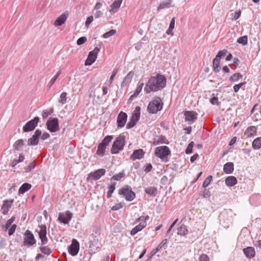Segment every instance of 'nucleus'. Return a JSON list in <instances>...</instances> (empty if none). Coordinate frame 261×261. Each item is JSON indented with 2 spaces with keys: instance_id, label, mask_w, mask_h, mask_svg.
Instances as JSON below:
<instances>
[{
  "instance_id": "56",
  "label": "nucleus",
  "mask_w": 261,
  "mask_h": 261,
  "mask_svg": "<svg viewBox=\"0 0 261 261\" xmlns=\"http://www.w3.org/2000/svg\"><path fill=\"white\" fill-rule=\"evenodd\" d=\"M87 41V38L86 37H81L77 40V44L79 45L85 43Z\"/></svg>"
},
{
  "instance_id": "1",
  "label": "nucleus",
  "mask_w": 261,
  "mask_h": 261,
  "mask_svg": "<svg viewBox=\"0 0 261 261\" xmlns=\"http://www.w3.org/2000/svg\"><path fill=\"white\" fill-rule=\"evenodd\" d=\"M166 85V78L163 75L158 73L155 76H151L146 83L144 91L146 93L156 92L162 90Z\"/></svg>"
},
{
  "instance_id": "13",
  "label": "nucleus",
  "mask_w": 261,
  "mask_h": 261,
  "mask_svg": "<svg viewBox=\"0 0 261 261\" xmlns=\"http://www.w3.org/2000/svg\"><path fill=\"white\" fill-rule=\"evenodd\" d=\"M72 217V213L67 211L65 213H60L59 214L58 220L61 223L68 224Z\"/></svg>"
},
{
  "instance_id": "39",
  "label": "nucleus",
  "mask_w": 261,
  "mask_h": 261,
  "mask_svg": "<svg viewBox=\"0 0 261 261\" xmlns=\"http://www.w3.org/2000/svg\"><path fill=\"white\" fill-rule=\"evenodd\" d=\"M116 183H113L108 187V191L107 192V198H110L112 197V193L115 189Z\"/></svg>"
},
{
  "instance_id": "18",
  "label": "nucleus",
  "mask_w": 261,
  "mask_h": 261,
  "mask_svg": "<svg viewBox=\"0 0 261 261\" xmlns=\"http://www.w3.org/2000/svg\"><path fill=\"white\" fill-rule=\"evenodd\" d=\"M123 0H115L110 6V12L111 14L116 12L120 8Z\"/></svg>"
},
{
  "instance_id": "53",
  "label": "nucleus",
  "mask_w": 261,
  "mask_h": 261,
  "mask_svg": "<svg viewBox=\"0 0 261 261\" xmlns=\"http://www.w3.org/2000/svg\"><path fill=\"white\" fill-rule=\"evenodd\" d=\"M137 122V121H136L135 120L130 119L129 121L126 124V128L130 129L133 127L136 124Z\"/></svg>"
},
{
  "instance_id": "30",
  "label": "nucleus",
  "mask_w": 261,
  "mask_h": 261,
  "mask_svg": "<svg viewBox=\"0 0 261 261\" xmlns=\"http://www.w3.org/2000/svg\"><path fill=\"white\" fill-rule=\"evenodd\" d=\"M32 187V186L31 184L29 183H24L22 185V186L20 187L18 193L19 194H23L25 192L29 190Z\"/></svg>"
},
{
  "instance_id": "42",
  "label": "nucleus",
  "mask_w": 261,
  "mask_h": 261,
  "mask_svg": "<svg viewBox=\"0 0 261 261\" xmlns=\"http://www.w3.org/2000/svg\"><path fill=\"white\" fill-rule=\"evenodd\" d=\"M237 42L243 45H246L248 43V37L244 36L239 38L237 40Z\"/></svg>"
},
{
  "instance_id": "48",
  "label": "nucleus",
  "mask_w": 261,
  "mask_h": 261,
  "mask_svg": "<svg viewBox=\"0 0 261 261\" xmlns=\"http://www.w3.org/2000/svg\"><path fill=\"white\" fill-rule=\"evenodd\" d=\"M116 33V31L115 30H111L110 31L106 32L103 35V37L104 38H108L114 35Z\"/></svg>"
},
{
  "instance_id": "7",
  "label": "nucleus",
  "mask_w": 261,
  "mask_h": 261,
  "mask_svg": "<svg viewBox=\"0 0 261 261\" xmlns=\"http://www.w3.org/2000/svg\"><path fill=\"white\" fill-rule=\"evenodd\" d=\"M36 243V240L33 233L29 230H26L23 236V245L32 246Z\"/></svg>"
},
{
  "instance_id": "15",
  "label": "nucleus",
  "mask_w": 261,
  "mask_h": 261,
  "mask_svg": "<svg viewBox=\"0 0 261 261\" xmlns=\"http://www.w3.org/2000/svg\"><path fill=\"white\" fill-rule=\"evenodd\" d=\"M186 121L194 122L197 118V113L194 111H186L184 113Z\"/></svg>"
},
{
  "instance_id": "19",
  "label": "nucleus",
  "mask_w": 261,
  "mask_h": 261,
  "mask_svg": "<svg viewBox=\"0 0 261 261\" xmlns=\"http://www.w3.org/2000/svg\"><path fill=\"white\" fill-rule=\"evenodd\" d=\"M13 202V200H6L4 201L3 204L2 206V209L3 210V214L4 215H6L8 213L9 211L10 208L11 207V205Z\"/></svg>"
},
{
  "instance_id": "36",
  "label": "nucleus",
  "mask_w": 261,
  "mask_h": 261,
  "mask_svg": "<svg viewBox=\"0 0 261 261\" xmlns=\"http://www.w3.org/2000/svg\"><path fill=\"white\" fill-rule=\"evenodd\" d=\"M162 143H164V144L168 143L167 142L166 138L163 136H161L160 137H159L158 139H155V140L153 141V145H157L158 144H162Z\"/></svg>"
},
{
  "instance_id": "46",
  "label": "nucleus",
  "mask_w": 261,
  "mask_h": 261,
  "mask_svg": "<svg viewBox=\"0 0 261 261\" xmlns=\"http://www.w3.org/2000/svg\"><path fill=\"white\" fill-rule=\"evenodd\" d=\"M117 72H118V69L115 68L112 72V75H111L109 80L108 81V85L109 86L112 83L113 79H114V77L116 76V75L117 74Z\"/></svg>"
},
{
  "instance_id": "25",
  "label": "nucleus",
  "mask_w": 261,
  "mask_h": 261,
  "mask_svg": "<svg viewBox=\"0 0 261 261\" xmlns=\"http://www.w3.org/2000/svg\"><path fill=\"white\" fill-rule=\"evenodd\" d=\"M257 127L255 126H251L245 130V134L247 137L254 136L256 134Z\"/></svg>"
},
{
  "instance_id": "61",
  "label": "nucleus",
  "mask_w": 261,
  "mask_h": 261,
  "mask_svg": "<svg viewBox=\"0 0 261 261\" xmlns=\"http://www.w3.org/2000/svg\"><path fill=\"white\" fill-rule=\"evenodd\" d=\"M152 166L151 164H148L145 167L144 171L146 173H148L151 171V170H152Z\"/></svg>"
},
{
  "instance_id": "47",
  "label": "nucleus",
  "mask_w": 261,
  "mask_h": 261,
  "mask_svg": "<svg viewBox=\"0 0 261 261\" xmlns=\"http://www.w3.org/2000/svg\"><path fill=\"white\" fill-rule=\"evenodd\" d=\"M66 96H67V93L66 92H62L60 96V99L59 100V102H60L62 104L65 103L67 101Z\"/></svg>"
},
{
  "instance_id": "14",
  "label": "nucleus",
  "mask_w": 261,
  "mask_h": 261,
  "mask_svg": "<svg viewBox=\"0 0 261 261\" xmlns=\"http://www.w3.org/2000/svg\"><path fill=\"white\" fill-rule=\"evenodd\" d=\"M127 118V115L126 113L122 111L120 112L117 116V123L118 127H123L124 126Z\"/></svg>"
},
{
  "instance_id": "52",
  "label": "nucleus",
  "mask_w": 261,
  "mask_h": 261,
  "mask_svg": "<svg viewBox=\"0 0 261 261\" xmlns=\"http://www.w3.org/2000/svg\"><path fill=\"white\" fill-rule=\"evenodd\" d=\"M194 146V142L192 141L191 142L189 145H188L186 149V154H190L192 152V148Z\"/></svg>"
},
{
  "instance_id": "34",
  "label": "nucleus",
  "mask_w": 261,
  "mask_h": 261,
  "mask_svg": "<svg viewBox=\"0 0 261 261\" xmlns=\"http://www.w3.org/2000/svg\"><path fill=\"white\" fill-rule=\"evenodd\" d=\"M188 233L187 226L184 224H181L177 228V233L180 236H185Z\"/></svg>"
},
{
  "instance_id": "64",
  "label": "nucleus",
  "mask_w": 261,
  "mask_h": 261,
  "mask_svg": "<svg viewBox=\"0 0 261 261\" xmlns=\"http://www.w3.org/2000/svg\"><path fill=\"white\" fill-rule=\"evenodd\" d=\"M241 14V12L240 10L235 12L234 16H233V19L234 20L238 19L240 17Z\"/></svg>"
},
{
  "instance_id": "27",
  "label": "nucleus",
  "mask_w": 261,
  "mask_h": 261,
  "mask_svg": "<svg viewBox=\"0 0 261 261\" xmlns=\"http://www.w3.org/2000/svg\"><path fill=\"white\" fill-rule=\"evenodd\" d=\"M145 192L151 196H155L158 192V189L155 187H147L145 188Z\"/></svg>"
},
{
  "instance_id": "58",
  "label": "nucleus",
  "mask_w": 261,
  "mask_h": 261,
  "mask_svg": "<svg viewBox=\"0 0 261 261\" xmlns=\"http://www.w3.org/2000/svg\"><path fill=\"white\" fill-rule=\"evenodd\" d=\"M210 102L213 105H217L218 106L220 105V102L218 101V98L216 97H213L212 98L210 99Z\"/></svg>"
},
{
  "instance_id": "5",
  "label": "nucleus",
  "mask_w": 261,
  "mask_h": 261,
  "mask_svg": "<svg viewBox=\"0 0 261 261\" xmlns=\"http://www.w3.org/2000/svg\"><path fill=\"white\" fill-rule=\"evenodd\" d=\"M163 103L160 97H156L155 99L149 102L147 110L150 113L155 114L161 111L163 108Z\"/></svg>"
},
{
  "instance_id": "4",
  "label": "nucleus",
  "mask_w": 261,
  "mask_h": 261,
  "mask_svg": "<svg viewBox=\"0 0 261 261\" xmlns=\"http://www.w3.org/2000/svg\"><path fill=\"white\" fill-rule=\"evenodd\" d=\"M170 153L171 151L167 146L158 147L155 148L154 151L155 155L165 162H168V156Z\"/></svg>"
},
{
  "instance_id": "31",
  "label": "nucleus",
  "mask_w": 261,
  "mask_h": 261,
  "mask_svg": "<svg viewBox=\"0 0 261 261\" xmlns=\"http://www.w3.org/2000/svg\"><path fill=\"white\" fill-rule=\"evenodd\" d=\"M144 86V83H140L137 87L134 93L130 97L129 100L133 99L134 98L138 96V95L140 93L141 91L142 90V88Z\"/></svg>"
},
{
  "instance_id": "8",
  "label": "nucleus",
  "mask_w": 261,
  "mask_h": 261,
  "mask_svg": "<svg viewBox=\"0 0 261 261\" xmlns=\"http://www.w3.org/2000/svg\"><path fill=\"white\" fill-rule=\"evenodd\" d=\"M48 130L51 133H55L59 130V121L57 118L50 117L46 122Z\"/></svg>"
},
{
  "instance_id": "23",
  "label": "nucleus",
  "mask_w": 261,
  "mask_h": 261,
  "mask_svg": "<svg viewBox=\"0 0 261 261\" xmlns=\"http://www.w3.org/2000/svg\"><path fill=\"white\" fill-rule=\"evenodd\" d=\"M234 170V165L232 162L226 163L223 167V171L226 174H230L233 172Z\"/></svg>"
},
{
  "instance_id": "45",
  "label": "nucleus",
  "mask_w": 261,
  "mask_h": 261,
  "mask_svg": "<svg viewBox=\"0 0 261 261\" xmlns=\"http://www.w3.org/2000/svg\"><path fill=\"white\" fill-rule=\"evenodd\" d=\"M227 52V51L226 49L221 50L218 53L215 58L220 60L221 58L224 57L226 55Z\"/></svg>"
},
{
  "instance_id": "54",
  "label": "nucleus",
  "mask_w": 261,
  "mask_h": 261,
  "mask_svg": "<svg viewBox=\"0 0 261 261\" xmlns=\"http://www.w3.org/2000/svg\"><path fill=\"white\" fill-rule=\"evenodd\" d=\"M16 227L17 225L16 224H13L10 227L8 230L9 236H12L14 233Z\"/></svg>"
},
{
  "instance_id": "10",
  "label": "nucleus",
  "mask_w": 261,
  "mask_h": 261,
  "mask_svg": "<svg viewBox=\"0 0 261 261\" xmlns=\"http://www.w3.org/2000/svg\"><path fill=\"white\" fill-rule=\"evenodd\" d=\"M40 120L38 117H35L33 119L28 121L23 127L24 132H29L33 130L37 126Z\"/></svg>"
},
{
  "instance_id": "21",
  "label": "nucleus",
  "mask_w": 261,
  "mask_h": 261,
  "mask_svg": "<svg viewBox=\"0 0 261 261\" xmlns=\"http://www.w3.org/2000/svg\"><path fill=\"white\" fill-rule=\"evenodd\" d=\"M243 251L246 257L249 258H252L255 255V249L252 247H247L244 248Z\"/></svg>"
},
{
  "instance_id": "63",
  "label": "nucleus",
  "mask_w": 261,
  "mask_h": 261,
  "mask_svg": "<svg viewBox=\"0 0 261 261\" xmlns=\"http://www.w3.org/2000/svg\"><path fill=\"white\" fill-rule=\"evenodd\" d=\"M177 221H178V219H176L172 222V223L171 224L170 227L167 231V234H168V233H169L170 232V231L171 230L172 228L174 227V226L176 224V223H177Z\"/></svg>"
},
{
  "instance_id": "32",
  "label": "nucleus",
  "mask_w": 261,
  "mask_h": 261,
  "mask_svg": "<svg viewBox=\"0 0 261 261\" xmlns=\"http://www.w3.org/2000/svg\"><path fill=\"white\" fill-rule=\"evenodd\" d=\"M107 146L101 144V143H99L97 147V149L96 151V154L102 156L105 154V152L106 151Z\"/></svg>"
},
{
  "instance_id": "40",
  "label": "nucleus",
  "mask_w": 261,
  "mask_h": 261,
  "mask_svg": "<svg viewBox=\"0 0 261 261\" xmlns=\"http://www.w3.org/2000/svg\"><path fill=\"white\" fill-rule=\"evenodd\" d=\"M175 25V20L174 18H172L170 21L169 28L166 31V34L168 35H173L172 30L174 28Z\"/></svg>"
},
{
  "instance_id": "59",
  "label": "nucleus",
  "mask_w": 261,
  "mask_h": 261,
  "mask_svg": "<svg viewBox=\"0 0 261 261\" xmlns=\"http://www.w3.org/2000/svg\"><path fill=\"white\" fill-rule=\"evenodd\" d=\"M93 16H90L87 17L86 22H85V25L86 27H88L90 24L93 21Z\"/></svg>"
},
{
  "instance_id": "37",
  "label": "nucleus",
  "mask_w": 261,
  "mask_h": 261,
  "mask_svg": "<svg viewBox=\"0 0 261 261\" xmlns=\"http://www.w3.org/2000/svg\"><path fill=\"white\" fill-rule=\"evenodd\" d=\"M252 147L255 149H259L261 148V137L256 138L252 142Z\"/></svg>"
},
{
  "instance_id": "57",
  "label": "nucleus",
  "mask_w": 261,
  "mask_h": 261,
  "mask_svg": "<svg viewBox=\"0 0 261 261\" xmlns=\"http://www.w3.org/2000/svg\"><path fill=\"white\" fill-rule=\"evenodd\" d=\"M149 218V216H146L145 217L144 216H141L139 218H137L136 221H135V223H138L139 222V221H142V222L145 221V222H146V220H148Z\"/></svg>"
},
{
  "instance_id": "50",
  "label": "nucleus",
  "mask_w": 261,
  "mask_h": 261,
  "mask_svg": "<svg viewBox=\"0 0 261 261\" xmlns=\"http://www.w3.org/2000/svg\"><path fill=\"white\" fill-rule=\"evenodd\" d=\"M212 178H213V177L212 175H209L208 177H207L202 184V187L203 188L207 187L210 185V182H211Z\"/></svg>"
},
{
  "instance_id": "62",
  "label": "nucleus",
  "mask_w": 261,
  "mask_h": 261,
  "mask_svg": "<svg viewBox=\"0 0 261 261\" xmlns=\"http://www.w3.org/2000/svg\"><path fill=\"white\" fill-rule=\"evenodd\" d=\"M122 207V205L121 203H117V204H115V205H114L112 207V210L117 211V210L120 209Z\"/></svg>"
},
{
  "instance_id": "60",
  "label": "nucleus",
  "mask_w": 261,
  "mask_h": 261,
  "mask_svg": "<svg viewBox=\"0 0 261 261\" xmlns=\"http://www.w3.org/2000/svg\"><path fill=\"white\" fill-rule=\"evenodd\" d=\"M95 12L94 13V17L95 18H98L103 15V12L99 10H95Z\"/></svg>"
},
{
  "instance_id": "22",
  "label": "nucleus",
  "mask_w": 261,
  "mask_h": 261,
  "mask_svg": "<svg viewBox=\"0 0 261 261\" xmlns=\"http://www.w3.org/2000/svg\"><path fill=\"white\" fill-rule=\"evenodd\" d=\"M144 153L145 152L143 149H137L134 151L130 158L133 160L141 159L144 157Z\"/></svg>"
},
{
  "instance_id": "12",
  "label": "nucleus",
  "mask_w": 261,
  "mask_h": 261,
  "mask_svg": "<svg viewBox=\"0 0 261 261\" xmlns=\"http://www.w3.org/2000/svg\"><path fill=\"white\" fill-rule=\"evenodd\" d=\"M79 248V243L76 240L73 239L71 244L68 247V252L71 255L75 256L78 253Z\"/></svg>"
},
{
  "instance_id": "16",
  "label": "nucleus",
  "mask_w": 261,
  "mask_h": 261,
  "mask_svg": "<svg viewBox=\"0 0 261 261\" xmlns=\"http://www.w3.org/2000/svg\"><path fill=\"white\" fill-rule=\"evenodd\" d=\"M106 170L104 169H99L89 174V177L94 180L99 179L102 175H105Z\"/></svg>"
},
{
  "instance_id": "2",
  "label": "nucleus",
  "mask_w": 261,
  "mask_h": 261,
  "mask_svg": "<svg viewBox=\"0 0 261 261\" xmlns=\"http://www.w3.org/2000/svg\"><path fill=\"white\" fill-rule=\"evenodd\" d=\"M39 230L38 231L39 237L41 241V246L39 249L42 253L48 255L50 254L52 251L47 246H44L48 243V239L46 237L47 230L46 226L44 224H41L39 226Z\"/></svg>"
},
{
  "instance_id": "44",
  "label": "nucleus",
  "mask_w": 261,
  "mask_h": 261,
  "mask_svg": "<svg viewBox=\"0 0 261 261\" xmlns=\"http://www.w3.org/2000/svg\"><path fill=\"white\" fill-rule=\"evenodd\" d=\"M167 242V239H164L161 243L157 246V247L155 249L154 252L153 253L152 255L155 254L157 252H158L162 248V247L165 245Z\"/></svg>"
},
{
  "instance_id": "51",
  "label": "nucleus",
  "mask_w": 261,
  "mask_h": 261,
  "mask_svg": "<svg viewBox=\"0 0 261 261\" xmlns=\"http://www.w3.org/2000/svg\"><path fill=\"white\" fill-rule=\"evenodd\" d=\"M36 166L35 161H34L31 163L25 168V170L26 172H30L35 168Z\"/></svg>"
},
{
  "instance_id": "49",
  "label": "nucleus",
  "mask_w": 261,
  "mask_h": 261,
  "mask_svg": "<svg viewBox=\"0 0 261 261\" xmlns=\"http://www.w3.org/2000/svg\"><path fill=\"white\" fill-rule=\"evenodd\" d=\"M15 217L14 216H12L10 219L7 221L5 226L6 230L8 229L12 225V224L15 221Z\"/></svg>"
},
{
  "instance_id": "41",
  "label": "nucleus",
  "mask_w": 261,
  "mask_h": 261,
  "mask_svg": "<svg viewBox=\"0 0 261 261\" xmlns=\"http://www.w3.org/2000/svg\"><path fill=\"white\" fill-rule=\"evenodd\" d=\"M112 139L113 137L112 136H107L100 143L107 147Z\"/></svg>"
},
{
  "instance_id": "35",
  "label": "nucleus",
  "mask_w": 261,
  "mask_h": 261,
  "mask_svg": "<svg viewBox=\"0 0 261 261\" xmlns=\"http://www.w3.org/2000/svg\"><path fill=\"white\" fill-rule=\"evenodd\" d=\"M220 61L216 58H215L213 60V67L215 72H219L220 70Z\"/></svg>"
},
{
  "instance_id": "9",
  "label": "nucleus",
  "mask_w": 261,
  "mask_h": 261,
  "mask_svg": "<svg viewBox=\"0 0 261 261\" xmlns=\"http://www.w3.org/2000/svg\"><path fill=\"white\" fill-rule=\"evenodd\" d=\"M100 50V48L96 47L93 50L89 53L88 57L85 62L86 66L91 65L96 60L97 54Z\"/></svg>"
},
{
  "instance_id": "33",
  "label": "nucleus",
  "mask_w": 261,
  "mask_h": 261,
  "mask_svg": "<svg viewBox=\"0 0 261 261\" xmlns=\"http://www.w3.org/2000/svg\"><path fill=\"white\" fill-rule=\"evenodd\" d=\"M24 140L21 139L17 140L13 144V147L16 150H19L20 148L24 145Z\"/></svg>"
},
{
  "instance_id": "11",
  "label": "nucleus",
  "mask_w": 261,
  "mask_h": 261,
  "mask_svg": "<svg viewBox=\"0 0 261 261\" xmlns=\"http://www.w3.org/2000/svg\"><path fill=\"white\" fill-rule=\"evenodd\" d=\"M42 134L41 130L37 129L33 136L28 139V145L29 146H35L38 144L39 138Z\"/></svg>"
},
{
  "instance_id": "3",
  "label": "nucleus",
  "mask_w": 261,
  "mask_h": 261,
  "mask_svg": "<svg viewBox=\"0 0 261 261\" xmlns=\"http://www.w3.org/2000/svg\"><path fill=\"white\" fill-rule=\"evenodd\" d=\"M125 137L124 136L120 135L117 137L113 143L111 150V153L112 154H117L122 150L125 145Z\"/></svg>"
},
{
  "instance_id": "38",
  "label": "nucleus",
  "mask_w": 261,
  "mask_h": 261,
  "mask_svg": "<svg viewBox=\"0 0 261 261\" xmlns=\"http://www.w3.org/2000/svg\"><path fill=\"white\" fill-rule=\"evenodd\" d=\"M242 77L243 76L240 73H236L230 76L229 80L231 82H238Z\"/></svg>"
},
{
  "instance_id": "55",
  "label": "nucleus",
  "mask_w": 261,
  "mask_h": 261,
  "mask_svg": "<svg viewBox=\"0 0 261 261\" xmlns=\"http://www.w3.org/2000/svg\"><path fill=\"white\" fill-rule=\"evenodd\" d=\"M199 261H210V258L205 254H202L199 257Z\"/></svg>"
},
{
  "instance_id": "6",
  "label": "nucleus",
  "mask_w": 261,
  "mask_h": 261,
  "mask_svg": "<svg viewBox=\"0 0 261 261\" xmlns=\"http://www.w3.org/2000/svg\"><path fill=\"white\" fill-rule=\"evenodd\" d=\"M118 194L124 197L128 201H133L136 197V194L129 186H125L119 190Z\"/></svg>"
},
{
  "instance_id": "20",
  "label": "nucleus",
  "mask_w": 261,
  "mask_h": 261,
  "mask_svg": "<svg viewBox=\"0 0 261 261\" xmlns=\"http://www.w3.org/2000/svg\"><path fill=\"white\" fill-rule=\"evenodd\" d=\"M146 222L145 221L141 222L139 224L133 228V229L130 231V234L132 236H134L137 232L142 230L146 226Z\"/></svg>"
},
{
  "instance_id": "29",
  "label": "nucleus",
  "mask_w": 261,
  "mask_h": 261,
  "mask_svg": "<svg viewBox=\"0 0 261 261\" xmlns=\"http://www.w3.org/2000/svg\"><path fill=\"white\" fill-rule=\"evenodd\" d=\"M140 111L141 108L139 107H137L135 108L134 111L133 112V115L130 119H133L136 121L138 122L140 117Z\"/></svg>"
},
{
  "instance_id": "43",
  "label": "nucleus",
  "mask_w": 261,
  "mask_h": 261,
  "mask_svg": "<svg viewBox=\"0 0 261 261\" xmlns=\"http://www.w3.org/2000/svg\"><path fill=\"white\" fill-rule=\"evenodd\" d=\"M125 176V173L124 172H120L118 174H115L112 176L111 179V180H119L122 177Z\"/></svg>"
},
{
  "instance_id": "26",
  "label": "nucleus",
  "mask_w": 261,
  "mask_h": 261,
  "mask_svg": "<svg viewBox=\"0 0 261 261\" xmlns=\"http://www.w3.org/2000/svg\"><path fill=\"white\" fill-rule=\"evenodd\" d=\"M237 179L236 177L230 176L225 179V184L228 187H232L237 184Z\"/></svg>"
},
{
  "instance_id": "24",
  "label": "nucleus",
  "mask_w": 261,
  "mask_h": 261,
  "mask_svg": "<svg viewBox=\"0 0 261 261\" xmlns=\"http://www.w3.org/2000/svg\"><path fill=\"white\" fill-rule=\"evenodd\" d=\"M67 18V16L65 14H63L59 16L54 22V25L56 26H60L64 24L66 19Z\"/></svg>"
},
{
  "instance_id": "17",
  "label": "nucleus",
  "mask_w": 261,
  "mask_h": 261,
  "mask_svg": "<svg viewBox=\"0 0 261 261\" xmlns=\"http://www.w3.org/2000/svg\"><path fill=\"white\" fill-rule=\"evenodd\" d=\"M171 0H164L162 1L157 7V11H160L163 9H166L172 7Z\"/></svg>"
},
{
  "instance_id": "28",
  "label": "nucleus",
  "mask_w": 261,
  "mask_h": 261,
  "mask_svg": "<svg viewBox=\"0 0 261 261\" xmlns=\"http://www.w3.org/2000/svg\"><path fill=\"white\" fill-rule=\"evenodd\" d=\"M133 74H134V73L132 71H130L127 74V75L123 79V80L121 84V87H124L126 85V84L132 79V77L133 76Z\"/></svg>"
}]
</instances>
